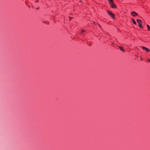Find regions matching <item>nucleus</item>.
Returning <instances> with one entry per match:
<instances>
[{"instance_id": "f8f14e48", "label": "nucleus", "mask_w": 150, "mask_h": 150, "mask_svg": "<svg viewBox=\"0 0 150 150\" xmlns=\"http://www.w3.org/2000/svg\"><path fill=\"white\" fill-rule=\"evenodd\" d=\"M69 20H70V21H71V19H72V18H71V17H69Z\"/></svg>"}, {"instance_id": "39448f33", "label": "nucleus", "mask_w": 150, "mask_h": 150, "mask_svg": "<svg viewBox=\"0 0 150 150\" xmlns=\"http://www.w3.org/2000/svg\"><path fill=\"white\" fill-rule=\"evenodd\" d=\"M137 23L139 24H141L142 22V21L141 20L138 19H137Z\"/></svg>"}, {"instance_id": "ddd939ff", "label": "nucleus", "mask_w": 150, "mask_h": 150, "mask_svg": "<svg viewBox=\"0 0 150 150\" xmlns=\"http://www.w3.org/2000/svg\"><path fill=\"white\" fill-rule=\"evenodd\" d=\"M147 61L150 62V59H148Z\"/></svg>"}, {"instance_id": "1a4fd4ad", "label": "nucleus", "mask_w": 150, "mask_h": 150, "mask_svg": "<svg viewBox=\"0 0 150 150\" xmlns=\"http://www.w3.org/2000/svg\"><path fill=\"white\" fill-rule=\"evenodd\" d=\"M147 26L148 27V30H149V31H150V26H149V25H147Z\"/></svg>"}, {"instance_id": "7ed1b4c3", "label": "nucleus", "mask_w": 150, "mask_h": 150, "mask_svg": "<svg viewBox=\"0 0 150 150\" xmlns=\"http://www.w3.org/2000/svg\"><path fill=\"white\" fill-rule=\"evenodd\" d=\"M131 15L133 16H135L138 15V14L135 12L133 11L131 12Z\"/></svg>"}, {"instance_id": "aec40b11", "label": "nucleus", "mask_w": 150, "mask_h": 150, "mask_svg": "<svg viewBox=\"0 0 150 150\" xmlns=\"http://www.w3.org/2000/svg\"><path fill=\"white\" fill-rule=\"evenodd\" d=\"M141 47H144L143 46H142Z\"/></svg>"}, {"instance_id": "dca6fc26", "label": "nucleus", "mask_w": 150, "mask_h": 150, "mask_svg": "<svg viewBox=\"0 0 150 150\" xmlns=\"http://www.w3.org/2000/svg\"><path fill=\"white\" fill-rule=\"evenodd\" d=\"M46 24H48V22H47L46 23Z\"/></svg>"}, {"instance_id": "20e7f679", "label": "nucleus", "mask_w": 150, "mask_h": 150, "mask_svg": "<svg viewBox=\"0 0 150 150\" xmlns=\"http://www.w3.org/2000/svg\"><path fill=\"white\" fill-rule=\"evenodd\" d=\"M142 48L146 52H148L150 51V50L147 47H142Z\"/></svg>"}, {"instance_id": "6e6552de", "label": "nucleus", "mask_w": 150, "mask_h": 150, "mask_svg": "<svg viewBox=\"0 0 150 150\" xmlns=\"http://www.w3.org/2000/svg\"><path fill=\"white\" fill-rule=\"evenodd\" d=\"M132 21L133 23H134V24H136V22H135V21H134V20L133 19H132Z\"/></svg>"}, {"instance_id": "412c9836", "label": "nucleus", "mask_w": 150, "mask_h": 150, "mask_svg": "<svg viewBox=\"0 0 150 150\" xmlns=\"http://www.w3.org/2000/svg\"><path fill=\"white\" fill-rule=\"evenodd\" d=\"M93 23H94V24H95V22H93Z\"/></svg>"}, {"instance_id": "0eeeda50", "label": "nucleus", "mask_w": 150, "mask_h": 150, "mask_svg": "<svg viewBox=\"0 0 150 150\" xmlns=\"http://www.w3.org/2000/svg\"><path fill=\"white\" fill-rule=\"evenodd\" d=\"M139 27L140 28H143V26L141 24H140L139 25Z\"/></svg>"}, {"instance_id": "f03ea898", "label": "nucleus", "mask_w": 150, "mask_h": 150, "mask_svg": "<svg viewBox=\"0 0 150 150\" xmlns=\"http://www.w3.org/2000/svg\"><path fill=\"white\" fill-rule=\"evenodd\" d=\"M109 4L112 8H116V6L113 2H111V3H109Z\"/></svg>"}, {"instance_id": "4468645a", "label": "nucleus", "mask_w": 150, "mask_h": 150, "mask_svg": "<svg viewBox=\"0 0 150 150\" xmlns=\"http://www.w3.org/2000/svg\"><path fill=\"white\" fill-rule=\"evenodd\" d=\"M38 2V0H37L35 1V2Z\"/></svg>"}, {"instance_id": "423d86ee", "label": "nucleus", "mask_w": 150, "mask_h": 150, "mask_svg": "<svg viewBox=\"0 0 150 150\" xmlns=\"http://www.w3.org/2000/svg\"><path fill=\"white\" fill-rule=\"evenodd\" d=\"M120 50L123 52H125V50L124 48V47H119Z\"/></svg>"}, {"instance_id": "a211bd4d", "label": "nucleus", "mask_w": 150, "mask_h": 150, "mask_svg": "<svg viewBox=\"0 0 150 150\" xmlns=\"http://www.w3.org/2000/svg\"><path fill=\"white\" fill-rule=\"evenodd\" d=\"M118 47H122V46H119Z\"/></svg>"}, {"instance_id": "9b49d317", "label": "nucleus", "mask_w": 150, "mask_h": 150, "mask_svg": "<svg viewBox=\"0 0 150 150\" xmlns=\"http://www.w3.org/2000/svg\"><path fill=\"white\" fill-rule=\"evenodd\" d=\"M109 1H110V3H111V2H113V0H109Z\"/></svg>"}, {"instance_id": "2eb2a0df", "label": "nucleus", "mask_w": 150, "mask_h": 150, "mask_svg": "<svg viewBox=\"0 0 150 150\" xmlns=\"http://www.w3.org/2000/svg\"><path fill=\"white\" fill-rule=\"evenodd\" d=\"M98 24V25L99 26V27H100V28H101V26H100V25L99 24Z\"/></svg>"}, {"instance_id": "f257e3e1", "label": "nucleus", "mask_w": 150, "mask_h": 150, "mask_svg": "<svg viewBox=\"0 0 150 150\" xmlns=\"http://www.w3.org/2000/svg\"><path fill=\"white\" fill-rule=\"evenodd\" d=\"M108 13L110 16L112 18H114V14L109 11H107Z\"/></svg>"}, {"instance_id": "9d476101", "label": "nucleus", "mask_w": 150, "mask_h": 150, "mask_svg": "<svg viewBox=\"0 0 150 150\" xmlns=\"http://www.w3.org/2000/svg\"><path fill=\"white\" fill-rule=\"evenodd\" d=\"M85 31L84 30H81V34H82V33H83Z\"/></svg>"}, {"instance_id": "6ab92c4d", "label": "nucleus", "mask_w": 150, "mask_h": 150, "mask_svg": "<svg viewBox=\"0 0 150 150\" xmlns=\"http://www.w3.org/2000/svg\"><path fill=\"white\" fill-rule=\"evenodd\" d=\"M36 9H38V8H36Z\"/></svg>"}, {"instance_id": "f3484780", "label": "nucleus", "mask_w": 150, "mask_h": 150, "mask_svg": "<svg viewBox=\"0 0 150 150\" xmlns=\"http://www.w3.org/2000/svg\"><path fill=\"white\" fill-rule=\"evenodd\" d=\"M141 60H142V58L141 57Z\"/></svg>"}]
</instances>
